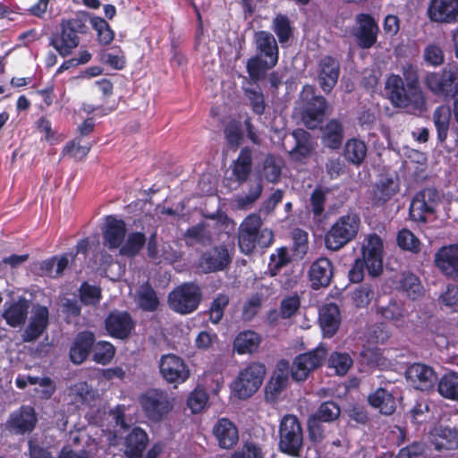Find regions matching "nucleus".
Segmentation results:
<instances>
[{
	"label": "nucleus",
	"mask_w": 458,
	"mask_h": 458,
	"mask_svg": "<svg viewBox=\"0 0 458 458\" xmlns=\"http://www.w3.org/2000/svg\"><path fill=\"white\" fill-rule=\"evenodd\" d=\"M403 78L391 74L386 82L387 97L394 107L405 109L412 114L427 110L426 96L420 85L417 64L406 63L402 69Z\"/></svg>",
	"instance_id": "nucleus-1"
},
{
	"label": "nucleus",
	"mask_w": 458,
	"mask_h": 458,
	"mask_svg": "<svg viewBox=\"0 0 458 458\" xmlns=\"http://www.w3.org/2000/svg\"><path fill=\"white\" fill-rule=\"evenodd\" d=\"M257 54L247 60L246 71L252 83L265 79L267 72L274 68L279 59V48L275 37L268 31L255 33Z\"/></svg>",
	"instance_id": "nucleus-2"
},
{
	"label": "nucleus",
	"mask_w": 458,
	"mask_h": 458,
	"mask_svg": "<svg viewBox=\"0 0 458 458\" xmlns=\"http://www.w3.org/2000/svg\"><path fill=\"white\" fill-rule=\"evenodd\" d=\"M88 20L89 14L86 12L78 13L72 18L62 19L59 30L50 38V46L61 56L70 55L72 50L80 45V35H86L89 32Z\"/></svg>",
	"instance_id": "nucleus-3"
},
{
	"label": "nucleus",
	"mask_w": 458,
	"mask_h": 458,
	"mask_svg": "<svg viewBox=\"0 0 458 458\" xmlns=\"http://www.w3.org/2000/svg\"><path fill=\"white\" fill-rule=\"evenodd\" d=\"M362 258L356 259L348 276L352 283H360L364 277V268L376 277L383 272V241L376 233L369 235L361 248Z\"/></svg>",
	"instance_id": "nucleus-4"
},
{
	"label": "nucleus",
	"mask_w": 458,
	"mask_h": 458,
	"mask_svg": "<svg viewBox=\"0 0 458 458\" xmlns=\"http://www.w3.org/2000/svg\"><path fill=\"white\" fill-rule=\"evenodd\" d=\"M262 225L260 216L256 213L243 219L238 230V244L242 253L250 255L257 246L264 249L273 243L275 240L273 231L268 228L261 229Z\"/></svg>",
	"instance_id": "nucleus-5"
},
{
	"label": "nucleus",
	"mask_w": 458,
	"mask_h": 458,
	"mask_svg": "<svg viewBox=\"0 0 458 458\" xmlns=\"http://www.w3.org/2000/svg\"><path fill=\"white\" fill-rule=\"evenodd\" d=\"M426 88L435 96L449 101L458 95V64H447L437 72H428L424 76Z\"/></svg>",
	"instance_id": "nucleus-6"
},
{
	"label": "nucleus",
	"mask_w": 458,
	"mask_h": 458,
	"mask_svg": "<svg viewBox=\"0 0 458 458\" xmlns=\"http://www.w3.org/2000/svg\"><path fill=\"white\" fill-rule=\"evenodd\" d=\"M360 218L357 214L339 216L325 233V246L331 251H338L352 242L359 232Z\"/></svg>",
	"instance_id": "nucleus-7"
},
{
	"label": "nucleus",
	"mask_w": 458,
	"mask_h": 458,
	"mask_svg": "<svg viewBox=\"0 0 458 458\" xmlns=\"http://www.w3.org/2000/svg\"><path fill=\"white\" fill-rule=\"evenodd\" d=\"M278 450L291 457H300L303 448V428L299 418L284 415L279 424Z\"/></svg>",
	"instance_id": "nucleus-8"
},
{
	"label": "nucleus",
	"mask_w": 458,
	"mask_h": 458,
	"mask_svg": "<svg viewBox=\"0 0 458 458\" xmlns=\"http://www.w3.org/2000/svg\"><path fill=\"white\" fill-rule=\"evenodd\" d=\"M139 403L148 420L160 422L173 410L174 398L166 390L148 388L139 396Z\"/></svg>",
	"instance_id": "nucleus-9"
},
{
	"label": "nucleus",
	"mask_w": 458,
	"mask_h": 458,
	"mask_svg": "<svg viewBox=\"0 0 458 458\" xmlns=\"http://www.w3.org/2000/svg\"><path fill=\"white\" fill-rule=\"evenodd\" d=\"M201 300V288L195 283H183L168 295L169 307L181 315H188L197 310Z\"/></svg>",
	"instance_id": "nucleus-10"
},
{
	"label": "nucleus",
	"mask_w": 458,
	"mask_h": 458,
	"mask_svg": "<svg viewBox=\"0 0 458 458\" xmlns=\"http://www.w3.org/2000/svg\"><path fill=\"white\" fill-rule=\"evenodd\" d=\"M266 374V367L260 362H250L239 372L232 383V392L239 399H248L252 396L262 385Z\"/></svg>",
	"instance_id": "nucleus-11"
},
{
	"label": "nucleus",
	"mask_w": 458,
	"mask_h": 458,
	"mask_svg": "<svg viewBox=\"0 0 458 458\" xmlns=\"http://www.w3.org/2000/svg\"><path fill=\"white\" fill-rule=\"evenodd\" d=\"M327 354V349L322 346L297 355L290 369L292 378L297 382L305 381L310 372L319 368Z\"/></svg>",
	"instance_id": "nucleus-12"
},
{
	"label": "nucleus",
	"mask_w": 458,
	"mask_h": 458,
	"mask_svg": "<svg viewBox=\"0 0 458 458\" xmlns=\"http://www.w3.org/2000/svg\"><path fill=\"white\" fill-rule=\"evenodd\" d=\"M300 98L303 103L302 119L307 125L312 128L315 125H310L311 123L318 122L324 116L327 100L322 96H317L315 88L309 84L302 87Z\"/></svg>",
	"instance_id": "nucleus-13"
},
{
	"label": "nucleus",
	"mask_w": 458,
	"mask_h": 458,
	"mask_svg": "<svg viewBox=\"0 0 458 458\" xmlns=\"http://www.w3.org/2000/svg\"><path fill=\"white\" fill-rule=\"evenodd\" d=\"M438 199V192L434 188H425L418 191L409 208L410 218L415 222L426 223V215L435 212Z\"/></svg>",
	"instance_id": "nucleus-14"
},
{
	"label": "nucleus",
	"mask_w": 458,
	"mask_h": 458,
	"mask_svg": "<svg viewBox=\"0 0 458 458\" xmlns=\"http://www.w3.org/2000/svg\"><path fill=\"white\" fill-rule=\"evenodd\" d=\"M159 371L162 377L169 384H182L191 375L185 361L174 353L164 354L159 360Z\"/></svg>",
	"instance_id": "nucleus-15"
},
{
	"label": "nucleus",
	"mask_w": 458,
	"mask_h": 458,
	"mask_svg": "<svg viewBox=\"0 0 458 458\" xmlns=\"http://www.w3.org/2000/svg\"><path fill=\"white\" fill-rule=\"evenodd\" d=\"M104 325L107 334L119 340L129 338L135 328V322L131 315L125 310L110 311L104 320Z\"/></svg>",
	"instance_id": "nucleus-16"
},
{
	"label": "nucleus",
	"mask_w": 458,
	"mask_h": 458,
	"mask_svg": "<svg viewBox=\"0 0 458 458\" xmlns=\"http://www.w3.org/2000/svg\"><path fill=\"white\" fill-rule=\"evenodd\" d=\"M38 423V416L35 409L30 405H21L13 411L6 423L7 430L14 435H25L31 433Z\"/></svg>",
	"instance_id": "nucleus-17"
},
{
	"label": "nucleus",
	"mask_w": 458,
	"mask_h": 458,
	"mask_svg": "<svg viewBox=\"0 0 458 458\" xmlns=\"http://www.w3.org/2000/svg\"><path fill=\"white\" fill-rule=\"evenodd\" d=\"M290 373L289 361L282 359L265 386V399L271 403H276L281 393L286 389Z\"/></svg>",
	"instance_id": "nucleus-18"
},
{
	"label": "nucleus",
	"mask_w": 458,
	"mask_h": 458,
	"mask_svg": "<svg viewBox=\"0 0 458 458\" xmlns=\"http://www.w3.org/2000/svg\"><path fill=\"white\" fill-rule=\"evenodd\" d=\"M356 22L359 26L354 37L358 47L362 49L372 47L377 40L379 31L374 17L369 13H359L356 15Z\"/></svg>",
	"instance_id": "nucleus-19"
},
{
	"label": "nucleus",
	"mask_w": 458,
	"mask_h": 458,
	"mask_svg": "<svg viewBox=\"0 0 458 458\" xmlns=\"http://www.w3.org/2000/svg\"><path fill=\"white\" fill-rule=\"evenodd\" d=\"M427 15L432 22L456 23L458 22V0H430Z\"/></svg>",
	"instance_id": "nucleus-20"
},
{
	"label": "nucleus",
	"mask_w": 458,
	"mask_h": 458,
	"mask_svg": "<svg viewBox=\"0 0 458 458\" xmlns=\"http://www.w3.org/2000/svg\"><path fill=\"white\" fill-rule=\"evenodd\" d=\"M231 261L226 246L219 245L202 253L199 258V267L204 273L223 271L229 267Z\"/></svg>",
	"instance_id": "nucleus-21"
},
{
	"label": "nucleus",
	"mask_w": 458,
	"mask_h": 458,
	"mask_svg": "<svg viewBox=\"0 0 458 458\" xmlns=\"http://www.w3.org/2000/svg\"><path fill=\"white\" fill-rule=\"evenodd\" d=\"M407 380L415 389L420 391L432 390L437 380L434 369L423 363H413L405 372Z\"/></svg>",
	"instance_id": "nucleus-22"
},
{
	"label": "nucleus",
	"mask_w": 458,
	"mask_h": 458,
	"mask_svg": "<svg viewBox=\"0 0 458 458\" xmlns=\"http://www.w3.org/2000/svg\"><path fill=\"white\" fill-rule=\"evenodd\" d=\"M294 147L289 151V157L297 162L304 163L315 151L316 141L308 131L297 128L292 131Z\"/></svg>",
	"instance_id": "nucleus-23"
},
{
	"label": "nucleus",
	"mask_w": 458,
	"mask_h": 458,
	"mask_svg": "<svg viewBox=\"0 0 458 458\" xmlns=\"http://www.w3.org/2000/svg\"><path fill=\"white\" fill-rule=\"evenodd\" d=\"M308 276L312 289L327 287L334 276V265L329 259L320 257L311 263Z\"/></svg>",
	"instance_id": "nucleus-24"
},
{
	"label": "nucleus",
	"mask_w": 458,
	"mask_h": 458,
	"mask_svg": "<svg viewBox=\"0 0 458 458\" xmlns=\"http://www.w3.org/2000/svg\"><path fill=\"white\" fill-rule=\"evenodd\" d=\"M340 75V63L331 56L325 55L318 62V83L326 93L331 92L338 81Z\"/></svg>",
	"instance_id": "nucleus-25"
},
{
	"label": "nucleus",
	"mask_w": 458,
	"mask_h": 458,
	"mask_svg": "<svg viewBox=\"0 0 458 458\" xmlns=\"http://www.w3.org/2000/svg\"><path fill=\"white\" fill-rule=\"evenodd\" d=\"M435 264L447 277L458 280V243L441 247L435 254Z\"/></svg>",
	"instance_id": "nucleus-26"
},
{
	"label": "nucleus",
	"mask_w": 458,
	"mask_h": 458,
	"mask_svg": "<svg viewBox=\"0 0 458 458\" xmlns=\"http://www.w3.org/2000/svg\"><path fill=\"white\" fill-rule=\"evenodd\" d=\"M96 342L95 335L88 330L79 332L70 347L69 358L73 364L83 363L91 352Z\"/></svg>",
	"instance_id": "nucleus-27"
},
{
	"label": "nucleus",
	"mask_w": 458,
	"mask_h": 458,
	"mask_svg": "<svg viewBox=\"0 0 458 458\" xmlns=\"http://www.w3.org/2000/svg\"><path fill=\"white\" fill-rule=\"evenodd\" d=\"M105 220L106 225L102 232L105 244L110 250L120 248L126 236L125 222L114 215L106 216Z\"/></svg>",
	"instance_id": "nucleus-28"
},
{
	"label": "nucleus",
	"mask_w": 458,
	"mask_h": 458,
	"mask_svg": "<svg viewBox=\"0 0 458 458\" xmlns=\"http://www.w3.org/2000/svg\"><path fill=\"white\" fill-rule=\"evenodd\" d=\"M49 325V310L46 306H38L35 310L30 320L24 329L21 338L24 343L38 340Z\"/></svg>",
	"instance_id": "nucleus-29"
},
{
	"label": "nucleus",
	"mask_w": 458,
	"mask_h": 458,
	"mask_svg": "<svg viewBox=\"0 0 458 458\" xmlns=\"http://www.w3.org/2000/svg\"><path fill=\"white\" fill-rule=\"evenodd\" d=\"M149 442L148 435L136 426L124 437V454L127 458H143L144 451Z\"/></svg>",
	"instance_id": "nucleus-30"
},
{
	"label": "nucleus",
	"mask_w": 458,
	"mask_h": 458,
	"mask_svg": "<svg viewBox=\"0 0 458 458\" xmlns=\"http://www.w3.org/2000/svg\"><path fill=\"white\" fill-rule=\"evenodd\" d=\"M369 405L380 414L390 416L396 410V400L392 391L386 387H378L367 396Z\"/></svg>",
	"instance_id": "nucleus-31"
},
{
	"label": "nucleus",
	"mask_w": 458,
	"mask_h": 458,
	"mask_svg": "<svg viewBox=\"0 0 458 458\" xmlns=\"http://www.w3.org/2000/svg\"><path fill=\"white\" fill-rule=\"evenodd\" d=\"M30 303L25 297H19L17 301L5 302L3 311V318L12 327L22 326L27 319Z\"/></svg>",
	"instance_id": "nucleus-32"
},
{
	"label": "nucleus",
	"mask_w": 458,
	"mask_h": 458,
	"mask_svg": "<svg viewBox=\"0 0 458 458\" xmlns=\"http://www.w3.org/2000/svg\"><path fill=\"white\" fill-rule=\"evenodd\" d=\"M429 441L436 451L455 450L458 448V430L439 426L429 433Z\"/></svg>",
	"instance_id": "nucleus-33"
},
{
	"label": "nucleus",
	"mask_w": 458,
	"mask_h": 458,
	"mask_svg": "<svg viewBox=\"0 0 458 458\" xmlns=\"http://www.w3.org/2000/svg\"><path fill=\"white\" fill-rule=\"evenodd\" d=\"M213 434L221 448L230 449L239 440L237 427L227 418H220L213 427Z\"/></svg>",
	"instance_id": "nucleus-34"
},
{
	"label": "nucleus",
	"mask_w": 458,
	"mask_h": 458,
	"mask_svg": "<svg viewBox=\"0 0 458 458\" xmlns=\"http://www.w3.org/2000/svg\"><path fill=\"white\" fill-rule=\"evenodd\" d=\"M318 321L326 337L334 336L339 329L340 310L335 303L324 305L319 310Z\"/></svg>",
	"instance_id": "nucleus-35"
},
{
	"label": "nucleus",
	"mask_w": 458,
	"mask_h": 458,
	"mask_svg": "<svg viewBox=\"0 0 458 458\" xmlns=\"http://www.w3.org/2000/svg\"><path fill=\"white\" fill-rule=\"evenodd\" d=\"M252 172V150L243 147L232 165V174L239 185L245 183Z\"/></svg>",
	"instance_id": "nucleus-36"
},
{
	"label": "nucleus",
	"mask_w": 458,
	"mask_h": 458,
	"mask_svg": "<svg viewBox=\"0 0 458 458\" xmlns=\"http://www.w3.org/2000/svg\"><path fill=\"white\" fill-rule=\"evenodd\" d=\"M262 338L259 334L253 330H243L235 336L233 348V351L240 354H252L258 352Z\"/></svg>",
	"instance_id": "nucleus-37"
},
{
	"label": "nucleus",
	"mask_w": 458,
	"mask_h": 458,
	"mask_svg": "<svg viewBox=\"0 0 458 458\" xmlns=\"http://www.w3.org/2000/svg\"><path fill=\"white\" fill-rule=\"evenodd\" d=\"M344 138V125L338 119H330L322 129L323 144L330 149H339L343 145Z\"/></svg>",
	"instance_id": "nucleus-38"
},
{
	"label": "nucleus",
	"mask_w": 458,
	"mask_h": 458,
	"mask_svg": "<svg viewBox=\"0 0 458 458\" xmlns=\"http://www.w3.org/2000/svg\"><path fill=\"white\" fill-rule=\"evenodd\" d=\"M377 314L396 327H403L408 317V311L402 302L390 300L386 306L377 308Z\"/></svg>",
	"instance_id": "nucleus-39"
},
{
	"label": "nucleus",
	"mask_w": 458,
	"mask_h": 458,
	"mask_svg": "<svg viewBox=\"0 0 458 458\" xmlns=\"http://www.w3.org/2000/svg\"><path fill=\"white\" fill-rule=\"evenodd\" d=\"M432 119L437 134V143L445 145L451 123V108L447 106H438L433 112Z\"/></svg>",
	"instance_id": "nucleus-40"
},
{
	"label": "nucleus",
	"mask_w": 458,
	"mask_h": 458,
	"mask_svg": "<svg viewBox=\"0 0 458 458\" xmlns=\"http://www.w3.org/2000/svg\"><path fill=\"white\" fill-rule=\"evenodd\" d=\"M399 191V185L393 178H381L373 187L372 201L377 206H382L394 196Z\"/></svg>",
	"instance_id": "nucleus-41"
},
{
	"label": "nucleus",
	"mask_w": 458,
	"mask_h": 458,
	"mask_svg": "<svg viewBox=\"0 0 458 458\" xmlns=\"http://www.w3.org/2000/svg\"><path fill=\"white\" fill-rule=\"evenodd\" d=\"M367 151V145L363 140L352 138L345 142L343 156L348 163L359 166L364 162Z\"/></svg>",
	"instance_id": "nucleus-42"
},
{
	"label": "nucleus",
	"mask_w": 458,
	"mask_h": 458,
	"mask_svg": "<svg viewBox=\"0 0 458 458\" xmlns=\"http://www.w3.org/2000/svg\"><path fill=\"white\" fill-rule=\"evenodd\" d=\"M397 288L412 301L421 297L424 293V288L419 276L410 272L402 275Z\"/></svg>",
	"instance_id": "nucleus-43"
},
{
	"label": "nucleus",
	"mask_w": 458,
	"mask_h": 458,
	"mask_svg": "<svg viewBox=\"0 0 458 458\" xmlns=\"http://www.w3.org/2000/svg\"><path fill=\"white\" fill-rule=\"evenodd\" d=\"M147 242L146 234L142 232H132L127 235L126 240L120 247L122 255L133 258L144 248Z\"/></svg>",
	"instance_id": "nucleus-44"
},
{
	"label": "nucleus",
	"mask_w": 458,
	"mask_h": 458,
	"mask_svg": "<svg viewBox=\"0 0 458 458\" xmlns=\"http://www.w3.org/2000/svg\"><path fill=\"white\" fill-rule=\"evenodd\" d=\"M437 391L446 399L458 401V373L451 371L440 377Z\"/></svg>",
	"instance_id": "nucleus-45"
},
{
	"label": "nucleus",
	"mask_w": 458,
	"mask_h": 458,
	"mask_svg": "<svg viewBox=\"0 0 458 458\" xmlns=\"http://www.w3.org/2000/svg\"><path fill=\"white\" fill-rule=\"evenodd\" d=\"M70 395L72 396V403L91 406L96 394L87 382L82 381L70 387Z\"/></svg>",
	"instance_id": "nucleus-46"
},
{
	"label": "nucleus",
	"mask_w": 458,
	"mask_h": 458,
	"mask_svg": "<svg viewBox=\"0 0 458 458\" xmlns=\"http://www.w3.org/2000/svg\"><path fill=\"white\" fill-rule=\"evenodd\" d=\"M293 259L286 246L277 248L269 257L268 273L270 276H276L282 268L292 262Z\"/></svg>",
	"instance_id": "nucleus-47"
},
{
	"label": "nucleus",
	"mask_w": 458,
	"mask_h": 458,
	"mask_svg": "<svg viewBox=\"0 0 458 458\" xmlns=\"http://www.w3.org/2000/svg\"><path fill=\"white\" fill-rule=\"evenodd\" d=\"M92 28L97 32V40L99 45L108 46L114 38V31L108 22L100 16H93L90 19Z\"/></svg>",
	"instance_id": "nucleus-48"
},
{
	"label": "nucleus",
	"mask_w": 458,
	"mask_h": 458,
	"mask_svg": "<svg viewBox=\"0 0 458 458\" xmlns=\"http://www.w3.org/2000/svg\"><path fill=\"white\" fill-rule=\"evenodd\" d=\"M140 307L146 311H155L159 306V300L148 282L144 283L138 293Z\"/></svg>",
	"instance_id": "nucleus-49"
},
{
	"label": "nucleus",
	"mask_w": 458,
	"mask_h": 458,
	"mask_svg": "<svg viewBox=\"0 0 458 458\" xmlns=\"http://www.w3.org/2000/svg\"><path fill=\"white\" fill-rule=\"evenodd\" d=\"M282 174V162L274 155L268 154L262 165L261 175L268 182L276 183L280 180Z\"/></svg>",
	"instance_id": "nucleus-50"
},
{
	"label": "nucleus",
	"mask_w": 458,
	"mask_h": 458,
	"mask_svg": "<svg viewBox=\"0 0 458 458\" xmlns=\"http://www.w3.org/2000/svg\"><path fill=\"white\" fill-rule=\"evenodd\" d=\"M325 423V421L318 420L311 414L309 415L307 419L308 438L313 445L321 444L326 438L327 430Z\"/></svg>",
	"instance_id": "nucleus-51"
},
{
	"label": "nucleus",
	"mask_w": 458,
	"mask_h": 458,
	"mask_svg": "<svg viewBox=\"0 0 458 458\" xmlns=\"http://www.w3.org/2000/svg\"><path fill=\"white\" fill-rule=\"evenodd\" d=\"M341 414L339 404L334 401L322 402L318 409L311 413L312 416L327 423H332L338 420Z\"/></svg>",
	"instance_id": "nucleus-52"
},
{
	"label": "nucleus",
	"mask_w": 458,
	"mask_h": 458,
	"mask_svg": "<svg viewBox=\"0 0 458 458\" xmlns=\"http://www.w3.org/2000/svg\"><path fill=\"white\" fill-rule=\"evenodd\" d=\"M328 368L334 369L335 373L339 376L345 375L353 364L349 353L333 352L327 360Z\"/></svg>",
	"instance_id": "nucleus-53"
},
{
	"label": "nucleus",
	"mask_w": 458,
	"mask_h": 458,
	"mask_svg": "<svg viewBox=\"0 0 458 458\" xmlns=\"http://www.w3.org/2000/svg\"><path fill=\"white\" fill-rule=\"evenodd\" d=\"M224 134L229 148H238L243 140L242 123L235 119L230 120L225 126Z\"/></svg>",
	"instance_id": "nucleus-54"
},
{
	"label": "nucleus",
	"mask_w": 458,
	"mask_h": 458,
	"mask_svg": "<svg viewBox=\"0 0 458 458\" xmlns=\"http://www.w3.org/2000/svg\"><path fill=\"white\" fill-rule=\"evenodd\" d=\"M80 301L86 306H97L101 299V289L98 286L91 285L83 282L79 288Z\"/></svg>",
	"instance_id": "nucleus-55"
},
{
	"label": "nucleus",
	"mask_w": 458,
	"mask_h": 458,
	"mask_svg": "<svg viewBox=\"0 0 458 458\" xmlns=\"http://www.w3.org/2000/svg\"><path fill=\"white\" fill-rule=\"evenodd\" d=\"M438 303L450 312L458 313V284L449 283L438 297Z\"/></svg>",
	"instance_id": "nucleus-56"
},
{
	"label": "nucleus",
	"mask_w": 458,
	"mask_h": 458,
	"mask_svg": "<svg viewBox=\"0 0 458 458\" xmlns=\"http://www.w3.org/2000/svg\"><path fill=\"white\" fill-rule=\"evenodd\" d=\"M93 357L92 360L102 365L108 364L114 356L115 348L114 346L106 341H99L93 346Z\"/></svg>",
	"instance_id": "nucleus-57"
},
{
	"label": "nucleus",
	"mask_w": 458,
	"mask_h": 458,
	"mask_svg": "<svg viewBox=\"0 0 458 458\" xmlns=\"http://www.w3.org/2000/svg\"><path fill=\"white\" fill-rule=\"evenodd\" d=\"M273 30L282 45L287 43L293 36V27L291 26L290 20L284 14H277L275 17Z\"/></svg>",
	"instance_id": "nucleus-58"
},
{
	"label": "nucleus",
	"mask_w": 458,
	"mask_h": 458,
	"mask_svg": "<svg viewBox=\"0 0 458 458\" xmlns=\"http://www.w3.org/2000/svg\"><path fill=\"white\" fill-rule=\"evenodd\" d=\"M396 241L402 250H409L412 253H419L420 251L419 238L409 229L403 228L400 230L397 233Z\"/></svg>",
	"instance_id": "nucleus-59"
},
{
	"label": "nucleus",
	"mask_w": 458,
	"mask_h": 458,
	"mask_svg": "<svg viewBox=\"0 0 458 458\" xmlns=\"http://www.w3.org/2000/svg\"><path fill=\"white\" fill-rule=\"evenodd\" d=\"M293 253L294 256L302 259L309 249V234L301 228H294L292 231Z\"/></svg>",
	"instance_id": "nucleus-60"
},
{
	"label": "nucleus",
	"mask_w": 458,
	"mask_h": 458,
	"mask_svg": "<svg viewBox=\"0 0 458 458\" xmlns=\"http://www.w3.org/2000/svg\"><path fill=\"white\" fill-rule=\"evenodd\" d=\"M229 304V297L225 293H219L216 297L212 301L208 314L209 320L213 324H218L225 314V310Z\"/></svg>",
	"instance_id": "nucleus-61"
},
{
	"label": "nucleus",
	"mask_w": 458,
	"mask_h": 458,
	"mask_svg": "<svg viewBox=\"0 0 458 458\" xmlns=\"http://www.w3.org/2000/svg\"><path fill=\"white\" fill-rule=\"evenodd\" d=\"M244 94L250 101L252 112L257 115H262L267 105L261 89L247 88L244 89Z\"/></svg>",
	"instance_id": "nucleus-62"
},
{
	"label": "nucleus",
	"mask_w": 458,
	"mask_h": 458,
	"mask_svg": "<svg viewBox=\"0 0 458 458\" xmlns=\"http://www.w3.org/2000/svg\"><path fill=\"white\" fill-rule=\"evenodd\" d=\"M374 297V291L369 284L359 285L352 293V299L356 308H366Z\"/></svg>",
	"instance_id": "nucleus-63"
},
{
	"label": "nucleus",
	"mask_w": 458,
	"mask_h": 458,
	"mask_svg": "<svg viewBox=\"0 0 458 458\" xmlns=\"http://www.w3.org/2000/svg\"><path fill=\"white\" fill-rule=\"evenodd\" d=\"M300 307L301 299L298 294L286 296L280 302L279 315L284 319L290 318L295 315Z\"/></svg>",
	"instance_id": "nucleus-64"
}]
</instances>
